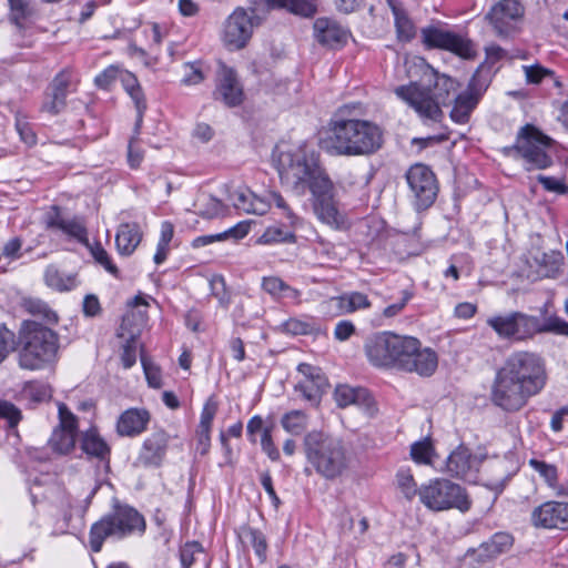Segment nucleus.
<instances>
[{"label":"nucleus","instance_id":"nucleus-53","mask_svg":"<svg viewBox=\"0 0 568 568\" xmlns=\"http://www.w3.org/2000/svg\"><path fill=\"white\" fill-rule=\"evenodd\" d=\"M217 412V403L213 397H210L201 412L200 423L197 428L211 429L213 419Z\"/></svg>","mask_w":568,"mask_h":568},{"label":"nucleus","instance_id":"nucleus-55","mask_svg":"<svg viewBox=\"0 0 568 568\" xmlns=\"http://www.w3.org/2000/svg\"><path fill=\"white\" fill-rule=\"evenodd\" d=\"M0 417L7 419L10 427H14L21 419V412L13 404L0 400Z\"/></svg>","mask_w":568,"mask_h":568},{"label":"nucleus","instance_id":"nucleus-38","mask_svg":"<svg viewBox=\"0 0 568 568\" xmlns=\"http://www.w3.org/2000/svg\"><path fill=\"white\" fill-rule=\"evenodd\" d=\"M281 426L288 434L300 436L308 426V416L300 409L287 412L281 417Z\"/></svg>","mask_w":568,"mask_h":568},{"label":"nucleus","instance_id":"nucleus-20","mask_svg":"<svg viewBox=\"0 0 568 568\" xmlns=\"http://www.w3.org/2000/svg\"><path fill=\"white\" fill-rule=\"evenodd\" d=\"M72 84V73L69 70L60 71L50 82L43 98L41 111L57 115L67 106V97Z\"/></svg>","mask_w":568,"mask_h":568},{"label":"nucleus","instance_id":"nucleus-13","mask_svg":"<svg viewBox=\"0 0 568 568\" xmlns=\"http://www.w3.org/2000/svg\"><path fill=\"white\" fill-rule=\"evenodd\" d=\"M525 7L519 0H500L485 16V20L499 38H509L520 30Z\"/></svg>","mask_w":568,"mask_h":568},{"label":"nucleus","instance_id":"nucleus-63","mask_svg":"<svg viewBox=\"0 0 568 568\" xmlns=\"http://www.w3.org/2000/svg\"><path fill=\"white\" fill-rule=\"evenodd\" d=\"M142 365L149 386L153 388H160L162 382L159 368L152 364H148L143 358Z\"/></svg>","mask_w":568,"mask_h":568},{"label":"nucleus","instance_id":"nucleus-33","mask_svg":"<svg viewBox=\"0 0 568 568\" xmlns=\"http://www.w3.org/2000/svg\"><path fill=\"white\" fill-rule=\"evenodd\" d=\"M478 103L479 101H477L476 98H473L465 92H460L455 95L454 104L449 114L452 121L458 124H466Z\"/></svg>","mask_w":568,"mask_h":568},{"label":"nucleus","instance_id":"nucleus-4","mask_svg":"<svg viewBox=\"0 0 568 568\" xmlns=\"http://www.w3.org/2000/svg\"><path fill=\"white\" fill-rule=\"evenodd\" d=\"M459 83L447 74L439 73L429 64L424 68L422 82L399 85L395 94L418 114L424 123H437L444 118L442 106L452 101Z\"/></svg>","mask_w":568,"mask_h":568},{"label":"nucleus","instance_id":"nucleus-48","mask_svg":"<svg viewBox=\"0 0 568 568\" xmlns=\"http://www.w3.org/2000/svg\"><path fill=\"white\" fill-rule=\"evenodd\" d=\"M322 307L324 313L331 316H342L349 314L344 294L331 297L329 300L323 302Z\"/></svg>","mask_w":568,"mask_h":568},{"label":"nucleus","instance_id":"nucleus-11","mask_svg":"<svg viewBox=\"0 0 568 568\" xmlns=\"http://www.w3.org/2000/svg\"><path fill=\"white\" fill-rule=\"evenodd\" d=\"M420 501L430 510L440 511L456 508L469 510L471 501L466 490L448 479H433L418 488Z\"/></svg>","mask_w":568,"mask_h":568},{"label":"nucleus","instance_id":"nucleus-34","mask_svg":"<svg viewBox=\"0 0 568 568\" xmlns=\"http://www.w3.org/2000/svg\"><path fill=\"white\" fill-rule=\"evenodd\" d=\"M45 284L57 291H71L77 287V275L64 274L60 272L54 265H49L44 271Z\"/></svg>","mask_w":568,"mask_h":568},{"label":"nucleus","instance_id":"nucleus-19","mask_svg":"<svg viewBox=\"0 0 568 568\" xmlns=\"http://www.w3.org/2000/svg\"><path fill=\"white\" fill-rule=\"evenodd\" d=\"M481 458L473 455L467 447L460 445L448 456L446 469L452 476L476 483Z\"/></svg>","mask_w":568,"mask_h":568},{"label":"nucleus","instance_id":"nucleus-59","mask_svg":"<svg viewBox=\"0 0 568 568\" xmlns=\"http://www.w3.org/2000/svg\"><path fill=\"white\" fill-rule=\"evenodd\" d=\"M130 98L133 100L135 109H136V126H140L142 123L143 114L146 110V101L144 98V93L141 87L136 88L134 91L128 93Z\"/></svg>","mask_w":568,"mask_h":568},{"label":"nucleus","instance_id":"nucleus-27","mask_svg":"<svg viewBox=\"0 0 568 568\" xmlns=\"http://www.w3.org/2000/svg\"><path fill=\"white\" fill-rule=\"evenodd\" d=\"M513 536L507 532H496L488 540L471 549V556L478 562L489 561L507 552L513 546Z\"/></svg>","mask_w":568,"mask_h":568},{"label":"nucleus","instance_id":"nucleus-26","mask_svg":"<svg viewBox=\"0 0 568 568\" xmlns=\"http://www.w3.org/2000/svg\"><path fill=\"white\" fill-rule=\"evenodd\" d=\"M271 191L266 196L256 195L248 189H239L232 194L233 205L246 214L263 215L271 209L273 197Z\"/></svg>","mask_w":568,"mask_h":568},{"label":"nucleus","instance_id":"nucleus-36","mask_svg":"<svg viewBox=\"0 0 568 568\" xmlns=\"http://www.w3.org/2000/svg\"><path fill=\"white\" fill-rule=\"evenodd\" d=\"M490 82V71L481 64L476 69L464 92L468 95H471L473 98H476L477 101H480Z\"/></svg>","mask_w":568,"mask_h":568},{"label":"nucleus","instance_id":"nucleus-10","mask_svg":"<svg viewBox=\"0 0 568 568\" xmlns=\"http://www.w3.org/2000/svg\"><path fill=\"white\" fill-rule=\"evenodd\" d=\"M550 144V138L532 124H526L518 131L515 144L506 146L504 153H516V156L524 160L526 171L544 170L552 164V159L547 152Z\"/></svg>","mask_w":568,"mask_h":568},{"label":"nucleus","instance_id":"nucleus-7","mask_svg":"<svg viewBox=\"0 0 568 568\" xmlns=\"http://www.w3.org/2000/svg\"><path fill=\"white\" fill-rule=\"evenodd\" d=\"M486 323L500 339L511 343L532 341L537 335L546 333L558 334L564 327L560 317L555 314L547 315L546 311L540 316L511 311L493 315Z\"/></svg>","mask_w":568,"mask_h":568},{"label":"nucleus","instance_id":"nucleus-35","mask_svg":"<svg viewBox=\"0 0 568 568\" xmlns=\"http://www.w3.org/2000/svg\"><path fill=\"white\" fill-rule=\"evenodd\" d=\"M334 397L337 406L343 408L352 404H364L369 396L365 388H353L347 385H339L335 388Z\"/></svg>","mask_w":568,"mask_h":568},{"label":"nucleus","instance_id":"nucleus-12","mask_svg":"<svg viewBox=\"0 0 568 568\" xmlns=\"http://www.w3.org/2000/svg\"><path fill=\"white\" fill-rule=\"evenodd\" d=\"M420 36L427 49L448 51L464 60H473L477 55L476 45L468 37L443 27L427 26L420 30Z\"/></svg>","mask_w":568,"mask_h":568},{"label":"nucleus","instance_id":"nucleus-23","mask_svg":"<svg viewBox=\"0 0 568 568\" xmlns=\"http://www.w3.org/2000/svg\"><path fill=\"white\" fill-rule=\"evenodd\" d=\"M314 37L318 43L331 49H337L346 44L349 32L335 20L317 18L313 24Z\"/></svg>","mask_w":568,"mask_h":568},{"label":"nucleus","instance_id":"nucleus-9","mask_svg":"<svg viewBox=\"0 0 568 568\" xmlns=\"http://www.w3.org/2000/svg\"><path fill=\"white\" fill-rule=\"evenodd\" d=\"M146 529L144 516L134 507L115 503L113 509L91 526L90 548L93 552L102 549L106 538L123 539L133 535H143Z\"/></svg>","mask_w":568,"mask_h":568},{"label":"nucleus","instance_id":"nucleus-58","mask_svg":"<svg viewBox=\"0 0 568 568\" xmlns=\"http://www.w3.org/2000/svg\"><path fill=\"white\" fill-rule=\"evenodd\" d=\"M11 9V16L14 23L27 18L30 14L29 0H8Z\"/></svg>","mask_w":568,"mask_h":568},{"label":"nucleus","instance_id":"nucleus-1","mask_svg":"<svg viewBox=\"0 0 568 568\" xmlns=\"http://www.w3.org/2000/svg\"><path fill=\"white\" fill-rule=\"evenodd\" d=\"M281 183L303 196L312 194L313 211L324 224L339 229L344 216L334 199V184L320 162V154L307 143L281 144L273 152Z\"/></svg>","mask_w":568,"mask_h":568},{"label":"nucleus","instance_id":"nucleus-39","mask_svg":"<svg viewBox=\"0 0 568 568\" xmlns=\"http://www.w3.org/2000/svg\"><path fill=\"white\" fill-rule=\"evenodd\" d=\"M22 308L33 315L41 317L47 323L55 324L58 323V315L54 311L50 308V306L40 298L37 297H24L21 303Z\"/></svg>","mask_w":568,"mask_h":568},{"label":"nucleus","instance_id":"nucleus-50","mask_svg":"<svg viewBox=\"0 0 568 568\" xmlns=\"http://www.w3.org/2000/svg\"><path fill=\"white\" fill-rule=\"evenodd\" d=\"M247 536L252 544L255 555L258 557L261 562L266 560L267 542L264 534L257 529L250 528Z\"/></svg>","mask_w":568,"mask_h":568},{"label":"nucleus","instance_id":"nucleus-2","mask_svg":"<svg viewBox=\"0 0 568 568\" xmlns=\"http://www.w3.org/2000/svg\"><path fill=\"white\" fill-rule=\"evenodd\" d=\"M547 373L539 355L528 351L511 353L496 371L489 399L504 413H517L546 386Z\"/></svg>","mask_w":568,"mask_h":568},{"label":"nucleus","instance_id":"nucleus-51","mask_svg":"<svg viewBox=\"0 0 568 568\" xmlns=\"http://www.w3.org/2000/svg\"><path fill=\"white\" fill-rule=\"evenodd\" d=\"M205 79V74L200 62H187L184 64V75L182 83L185 85H195Z\"/></svg>","mask_w":568,"mask_h":568},{"label":"nucleus","instance_id":"nucleus-24","mask_svg":"<svg viewBox=\"0 0 568 568\" xmlns=\"http://www.w3.org/2000/svg\"><path fill=\"white\" fill-rule=\"evenodd\" d=\"M298 372L302 373L305 378L295 385V392L300 393L304 399L311 403H318L327 386L326 378L318 369L308 364H300Z\"/></svg>","mask_w":568,"mask_h":568},{"label":"nucleus","instance_id":"nucleus-61","mask_svg":"<svg viewBox=\"0 0 568 568\" xmlns=\"http://www.w3.org/2000/svg\"><path fill=\"white\" fill-rule=\"evenodd\" d=\"M494 468L498 470V477L495 479H487L484 485L494 490L496 494H500L505 488L507 476L505 475L503 463H496Z\"/></svg>","mask_w":568,"mask_h":568},{"label":"nucleus","instance_id":"nucleus-42","mask_svg":"<svg viewBox=\"0 0 568 568\" xmlns=\"http://www.w3.org/2000/svg\"><path fill=\"white\" fill-rule=\"evenodd\" d=\"M65 235L77 240L78 242L89 246L88 231L81 219L73 216L67 219L61 230Z\"/></svg>","mask_w":568,"mask_h":568},{"label":"nucleus","instance_id":"nucleus-32","mask_svg":"<svg viewBox=\"0 0 568 568\" xmlns=\"http://www.w3.org/2000/svg\"><path fill=\"white\" fill-rule=\"evenodd\" d=\"M247 233H248V225L246 223L241 222V223H237L236 225L227 229L224 232L216 233V234L201 235V236L195 237L192 241V247L200 248V247L210 245L214 242H221V241H225L229 239L241 240V239L245 237L247 235Z\"/></svg>","mask_w":568,"mask_h":568},{"label":"nucleus","instance_id":"nucleus-49","mask_svg":"<svg viewBox=\"0 0 568 568\" xmlns=\"http://www.w3.org/2000/svg\"><path fill=\"white\" fill-rule=\"evenodd\" d=\"M123 71L116 65H109L95 77L94 83L98 88L108 90L116 79H121Z\"/></svg>","mask_w":568,"mask_h":568},{"label":"nucleus","instance_id":"nucleus-57","mask_svg":"<svg viewBox=\"0 0 568 568\" xmlns=\"http://www.w3.org/2000/svg\"><path fill=\"white\" fill-rule=\"evenodd\" d=\"M261 446L271 460L277 462L280 459V452L273 442L271 430L268 428H265L262 433Z\"/></svg>","mask_w":568,"mask_h":568},{"label":"nucleus","instance_id":"nucleus-56","mask_svg":"<svg viewBox=\"0 0 568 568\" xmlns=\"http://www.w3.org/2000/svg\"><path fill=\"white\" fill-rule=\"evenodd\" d=\"M537 180L546 191L555 192L557 194H566L568 192V186L560 179L540 174L537 176Z\"/></svg>","mask_w":568,"mask_h":568},{"label":"nucleus","instance_id":"nucleus-6","mask_svg":"<svg viewBox=\"0 0 568 568\" xmlns=\"http://www.w3.org/2000/svg\"><path fill=\"white\" fill-rule=\"evenodd\" d=\"M306 462L326 480L343 476L353 463V454L344 440L322 430H311L303 438Z\"/></svg>","mask_w":568,"mask_h":568},{"label":"nucleus","instance_id":"nucleus-64","mask_svg":"<svg viewBox=\"0 0 568 568\" xmlns=\"http://www.w3.org/2000/svg\"><path fill=\"white\" fill-rule=\"evenodd\" d=\"M355 332V326L351 321H339L334 329V337L337 341H347Z\"/></svg>","mask_w":568,"mask_h":568},{"label":"nucleus","instance_id":"nucleus-25","mask_svg":"<svg viewBox=\"0 0 568 568\" xmlns=\"http://www.w3.org/2000/svg\"><path fill=\"white\" fill-rule=\"evenodd\" d=\"M151 419L145 408H128L118 418L115 430L121 437H135L142 434Z\"/></svg>","mask_w":568,"mask_h":568},{"label":"nucleus","instance_id":"nucleus-40","mask_svg":"<svg viewBox=\"0 0 568 568\" xmlns=\"http://www.w3.org/2000/svg\"><path fill=\"white\" fill-rule=\"evenodd\" d=\"M262 288L273 297H290L297 298L300 292L287 285L282 278L277 276L264 277L262 281Z\"/></svg>","mask_w":568,"mask_h":568},{"label":"nucleus","instance_id":"nucleus-5","mask_svg":"<svg viewBox=\"0 0 568 568\" xmlns=\"http://www.w3.org/2000/svg\"><path fill=\"white\" fill-rule=\"evenodd\" d=\"M383 142V130L376 123L342 119L333 122L326 148L333 155L359 156L377 152Z\"/></svg>","mask_w":568,"mask_h":568},{"label":"nucleus","instance_id":"nucleus-45","mask_svg":"<svg viewBox=\"0 0 568 568\" xmlns=\"http://www.w3.org/2000/svg\"><path fill=\"white\" fill-rule=\"evenodd\" d=\"M397 486L400 489L402 494L408 499H413L416 494H418V489L416 488V483L414 480L413 475L409 469H399L396 474Z\"/></svg>","mask_w":568,"mask_h":568},{"label":"nucleus","instance_id":"nucleus-31","mask_svg":"<svg viewBox=\"0 0 568 568\" xmlns=\"http://www.w3.org/2000/svg\"><path fill=\"white\" fill-rule=\"evenodd\" d=\"M81 448L89 457L98 458L101 462H108L110 458V446L94 428H91L83 434Z\"/></svg>","mask_w":568,"mask_h":568},{"label":"nucleus","instance_id":"nucleus-60","mask_svg":"<svg viewBox=\"0 0 568 568\" xmlns=\"http://www.w3.org/2000/svg\"><path fill=\"white\" fill-rule=\"evenodd\" d=\"M283 328L286 333L292 335H305L312 331V326L310 323L297 320L290 318L283 323Z\"/></svg>","mask_w":568,"mask_h":568},{"label":"nucleus","instance_id":"nucleus-16","mask_svg":"<svg viewBox=\"0 0 568 568\" xmlns=\"http://www.w3.org/2000/svg\"><path fill=\"white\" fill-rule=\"evenodd\" d=\"M258 22V17L254 10L248 12L244 8H236L225 20L223 30L224 43L233 49L244 48Z\"/></svg>","mask_w":568,"mask_h":568},{"label":"nucleus","instance_id":"nucleus-62","mask_svg":"<svg viewBox=\"0 0 568 568\" xmlns=\"http://www.w3.org/2000/svg\"><path fill=\"white\" fill-rule=\"evenodd\" d=\"M22 240L20 237L10 239L2 247V254L10 260H18L21 257Z\"/></svg>","mask_w":568,"mask_h":568},{"label":"nucleus","instance_id":"nucleus-37","mask_svg":"<svg viewBox=\"0 0 568 568\" xmlns=\"http://www.w3.org/2000/svg\"><path fill=\"white\" fill-rule=\"evenodd\" d=\"M195 206L197 207L199 215L204 219L224 216L227 212V206L221 200L209 194L201 195Z\"/></svg>","mask_w":568,"mask_h":568},{"label":"nucleus","instance_id":"nucleus-29","mask_svg":"<svg viewBox=\"0 0 568 568\" xmlns=\"http://www.w3.org/2000/svg\"><path fill=\"white\" fill-rule=\"evenodd\" d=\"M394 16L396 38L400 42H410L416 36V27L407 12L395 0H387Z\"/></svg>","mask_w":568,"mask_h":568},{"label":"nucleus","instance_id":"nucleus-41","mask_svg":"<svg viewBox=\"0 0 568 568\" xmlns=\"http://www.w3.org/2000/svg\"><path fill=\"white\" fill-rule=\"evenodd\" d=\"M182 568H192L197 562L205 564L206 555L199 542H186L180 551Z\"/></svg>","mask_w":568,"mask_h":568},{"label":"nucleus","instance_id":"nucleus-28","mask_svg":"<svg viewBox=\"0 0 568 568\" xmlns=\"http://www.w3.org/2000/svg\"><path fill=\"white\" fill-rule=\"evenodd\" d=\"M143 233L138 223H121L115 234V246L120 255L130 256L142 241Z\"/></svg>","mask_w":568,"mask_h":568},{"label":"nucleus","instance_id":"nucleus-47","mask_svg":"<svg viewBox=\"0 0 568 568\" xmlns=\"http://www.w3.org/2000/svg\"><path fill=\"white\" fill-rule=\"evenodd\" d=\"M90 252L97 263L103 266L113 276L119 277V268L112 262L109 253L100 243H95L94 245L90 246Z\"/></svg>","mask_w":568,"mask_h":568},{"label":"nucleus","instance_id":"nucleus-3","mask_svg":"<svg viewBox=\"0 0 568 568\" xmlns=\"http://www.w3.org/2000/svg\"><path fill=\"white\" fill-rule=\"evenodd\" d=\"M368 362L375 367L397 368L420 376H430L437 368V354L422 347L413 336L381 332L369 336L364 345Z\"/></svg>","mask_w":568,"mask_h":568},{"label":"nucleus","instance_id":"nucleus-21","mask_svg":"<svg viewBox=\"0 0 568 568\" xmlns=\"http://www.w3.org/2000/svg\"><path fill=\"white\" fill-rule=\"evenodd\" d=\"M169 440L170 436L165 430L153 432L144 439L135 464L145 468L160 467L166 456Z\"/></svg>","mask_w":568,"mask_h":568},{"label":"nucleus","instance_id":"nucleus-15","mask_svg":"<svg viewBox=\"0 0 568 568\" xmlns=\"http://www.w3.org/2000/svg\"><path fill=\"white\" fill-rule=\"evenodd\" d=\"M273 203L283 211V215L287 220L286 224L271 225L257 239V244L271 245L278 243H296L295 231L303 224V219L297 216L287 205L283 196L278 192L271 193Z\"/></svg>","mask_w":568,"mask_h":568},{"label":"nucleus","instance_id":"nucleus-8","mask_svg":"<svg viewBox=\"0 0 568 568\" xmlns=\"http://www.w3.org/2000/svg\"><path fill=\"white\" fill-rule=\"evenodd\" d=\"M19 366L39 371L57 361L59 335L37 321H22L18 331Z\"/></svg>","mask_w":568,"mask_h":568},{"label":"nucleus","instance_id":"nucleus-22","mask_svg":"<svg viewBox=\"0 0 568 568\" xmlns=\"http://www.w3.org/2000/svg\"><path fill=\"white\" fill-rule=\"evenodd\" d=\"M214 94L216 100L222 101L230 108L237 106L243 102V88L232 68L221 65Z\"/></svg>","mask_w":568,"mask_h":568},{"label":"nucleus","instance_id":"nucleus-14","mask_svg":"<svg viewBox=\"0 0 568 568\" xmlns=\"http://www.w3.org/2000/svg\"><path fill=\"white\" fill-rule=\"evenodd\" d=\"M407 184L414 197L415 207L426 210L436 200L438 185L433 171L425 164H415L406 173Z\"/></svg>","mask_w":568,"mask_h":568},{"label":"nucleus","instance_id":"nucleus-30","mask_svg":"<svg viewBox=\"0 0 568 568\" xmlns=\"http://www.w3.org/2000/svg\"><path fill=\"white\" fill-rule=\"evenodd\" d=\"M271 9H284L287 12L312 19L317 13V3L314 0H264Z\"/></svg>","mask_w":568,"mask_h":568},{"label":"nucleus","instance_id":"nucleus-54","mask_svg":"<svg viewBox=\"0 0 568 568\" xmlns=\"http://www.w3.org/2000/svg\"><path fill=\"white\" fill-rule=\"evenodd\" d=\"M527 83L538 84L547 75H551L552 72L539 64L524 65L523 67Z\"/></svg>","mask_w":568,"mask_h":568},{"label":"nucleus","instance_id":"nucleus-17","mask_svg":"<svg viewBox=\"0 0 568 568\" xmlns=\"http://www.w3.org/2000/svg\"><path fill=\"white\" fill-rule=\"evenodd\" d=\"M60 425L49 439L51 448L61 455L70 453L75 445L78 419L64 404L59 406Z\"/></svg>","mask_w":568,"mask_h":568},{"label":"nucleus","instance_id":"nucleus-52","mask_svg":"<svg viewBox=\"0 0 568 568\" xmlns=\"http://www.w3.org/2000/svg\"><path fill=\"white\" fill-rule=\"evenodd\" d=\"M344 296L347 302L349 314L361 310H367L372 306L368 296L362 292L344 293Z\"/></svg>","mask_w":568,"mask_h":568},{"label":"nucleus","instance_id":"nucleus-44","mask_svg":"<svg viewBox=\"0 0 568 568\" xmlns=\"http://www.w3.org/2000/svg\"><path fill=\"white\" fill-rule=\"evenodd\" d=\"M434 448L429 439L416 442L410 447V456L417 464H430Z\"/></svg>","mask_w":568,"mask_h":568},{"label":"nucleus","instance_id":"nucleus-18","mask_svg":"<svg viewBox=\"0 0 568 568\" xmlns=\"http://www.w3.org/2000/svg\"><path fill=\"white\" fill-rule=\"evenodd\" d=\"M535 527L568 531V503L549 500L531 513Z\"/></svg>","mask_w":568,"mask_h":568},{"label":"nucleus","instance_id":"nucleus-46","mask_svg":"<svg viewBox=\"0 0 568 568\" xmlns=\"http://www.w3.org/2000/svg\"><path fill=\"white\" fill-rule=\"evenodd\" d=\"M18 346V336L6 327L0 325V364L8 357L10 352L14 351Z\"/></svg>","mask_w":568,"mask_h":568},{"label":"nucleus","instance_id":"nucleus-43","mask_svg":"<svg viewBox=\"0 0 568 568\" xmlns=\"http://www.w3.org/2000/svg\"><path fill=\"white\" fill-rule=\"evenodd\" d=\"M529 465L540 475V477L544 478L548 487L551 488L557 486L558 470L555 465L535 458L529 460Z\"/></svg>","mask_w":568,"mask_h":568}]
</instances>
